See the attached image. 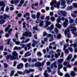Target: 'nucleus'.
Listing matches in <instances>:
<instances>
[{
	"label": "nucleus",
	"mask_w": 77,
	"mask_h": 77,
	"mask_svg": "<svg viewBox=\"0 0 77 77\" xmlns=\"http://www.w3.org/2000/svg\"><path fill=\"white\" fill-rule=\"evenodd\" d=\"M76 30H77V28L76 27H74L71 29L72 33L75 36H77V32H75Z\"/></svg>",
	"instance_id": "obj_5"
},
{
	"label": "nucleus",
	"mask_w": 77,
	"mask_h": 77,
	"mask_svg": "<svg viewBox=\"0 0 77 77\" xmlns=\"http://www.w3.org/2000/svg\"><path fill=\"white\" fill-rule=\"evenodd\" d=\"M60 52H61V50L59 49H58L56 51V52L58 53V54L59 56H60Z\"/></svg>",
	"instance_id": "obj_28"
},
{
	"label": "nucleus",
	"mask_w": 77,
	"mask_h": 77,
	"mask_svg": "<svg viewBox=\"0 0 77 77\" xmlns=\"http://www.w3.org/2000/svg\"><path fill=\"white\" fill-rule=\"evenodd\" d=\"M33 6H34V4H32V5H31L32 8V9H36V8H34Z\"/></svg>",
	"instance_id": "obj_56"
},
{
	"label": "nucleus",
	"mask_w": 77,
	"mask_h": 77,
	"mask_svg": "<svg viewBox=\"0 0 77 77\" xmlns=\"http://www.w3.org/2000/svg\"><path fill=\"white\" fill-rule=\"evenodd\" d=\"M29 15H30V13H26L25 15H23V17L24 18H26V16H29Z\"/></svg>",
	"instance_id": "obj_40"
},
{
	"label": "nucleus",
	"mask_w": 77,
	"mask_h": 77,
	"mask_svg": "<svg viewBox=\"0 0 77 77\" xmlns=\"http://www.w3.org/2000/svg\"><path fill=\"white\" fill-rule=\"evenodd\" d=\"M68 49L69 50V51H72V48L70 47H69Z\"/></svg>",
	"instance_id": "obj_59"
},
{
	"label": "nucleus",
	"mask_w": 77,
	"mask_h": 77,
	"mask_svg": "<svg viewBox=\"0 0 77 77\" xmlns=\"http://www.w3.org/2000/svg\"><path fill=\"white\" fill-rule=\"evenodd\" d=\"M17 74H23V72H22L21 71H18L17 72Z\"/></svg>",
	"instance_id": "obj_53"
},
{
	"label": "nucleus",
	"mask_w": 77,
	"mask_h": 77,
	"mask_svg": "<svg viewBox=\"0 0 77 77\" xmlns=\"http://www.w3.org/2000/svg\"><path fill=\"white\" fill-rule=\"evenodd\" d=\"M66 47H69V45L68 44H67L66 45H64V48L63 49V50H65V49H66Z\"/></svg>",
	"instance_id": "obj_33"
},
{
	"label": "nucleus",
	"mask_w": 77,
	"mask_h": 77,
	"mask_svg": "<svg viewBox=\"0 0 77 77\" xmlns=\"http://www.w3.org/2000/svg\"><path fill=\"white\" fill-rule=\"evenodd\" d=\"M73 8V7L72 6H70L69 7H68L67 8V10L68 11H69V10H71Z\"/></svg>",
	"instance_id": "obj_39"
},
{
	"label": "nucleus",
	"mask_w": 77,
	"mask_h": 77,
	"mask_svg": "<svg viewBox=\"0 0 77 77\" xmlns=\"http://www.w3.org/2000/svg\"><path fill=\"white\" fill-rule=\"evenodd\" d=\"M31 55V53L30 52L28 51L26 52L25 54V57H27L28 56H30Z\"/></svg>",
	"instance_id": "obj_22"
},
{
	"label": "nucleus",
	"mask_w": 77,
	"mask_h": 77,
	"mask_svg": "<svg viewBox=\"0 0 77 77\" xmlns=\"http://www.w3.org/2000/svg\"><path fill=\"white\" fill-rule=\"evenodd\" d=\"M64 34L66 37L70 38V35H69V30L67 28L66 30H65L64 32Z\"/></svg>",
	"instance_id": "obj_6"
},
{
	"label": "nucleus",
	"mask_w": 77,
	"mask_h": 77,
	"mask_svg": "<svg viewBox=\"0 0 77 77\" xmlns=\"http://www.w3.org/2000/svg\"><path fill=\"white\" fill-rule=\"evenodd\" d=\"M37 55L38 56H42V54H41L40 52H38L37 53Z\"/></svg>",
	"instance_id": "obj_50"
},
{
	"label": "nucleus",
	"mask_w": 77,
	"mask_h": 77,
	"mask_svg": "<svg viewBox=\"0 0 77 77\" xmlns=\"http://www.w3.org/2000/svg\"><path fill=\"white\" fill-rule=\"evenodd\" d=\"M29 41H30V38L27 39L25 41V43H26V42H29Z\"/></svg>",
	"instance_id": "obj_57"
},
{
	"label": "nucleus",
	"mask_w": 77,
	"mask_h": 77,
	"mask_svg": "<svg viewBox=\"0 0 77 77\" xmlns=\"http://www.w3.org/2000/svg\"><path fill=\"white\" fill-rule=\"evenodd\" d=\"M14 72H15V71L14 70H12L11 71V72L10 74V76L11 77H12L13 75H14Z\"/></svg>",
	"instance_id": "obj_38"
},
{
	"label": "nucleus",
	"mask_w": 77,
	"mask_h": 77,
	"mask_svg": "<svg viewBox=\"0 0 77 77\" xmlns=\"http://www.w3.org/2000/svg\"><path fill=\"white\" fill-rule=\"evenodd\" d=\"M32 29L33 30H38V28L37 26L33 27Z\"/></svg>",
	"instance_id": "obj_43"
},
{
	"label": "nucleus",
	"mask_w": 77,
	"mask_h": 77,
	"mask_svg": "<svg viewBox=\"0 0 77 77\" xmlns=\"http://www.w3.org/2000/svg\"><path fill=\"white\" fill-rule=\"evenodd\" d=\"M53 35L51 34H49L48 35V37H49V38H50V40H49V42L52 41L53 40Z\"/></svg>",
	"instance_id": "obj_11"
},
{
	"label": "nucleus",
	"mask_w": 77,
	"mask_h": 77,
	"mask_svg": "<svg viewBox=\"0 0 77 77\" xmlns=\"http://www.w3.org/2000/svg\"><path fill=\"white\" fill-rule=\"evenodd\" d=\"M31 43H29L26 45L27 47H28V50H30V48H31Z\"/></svg>",
	"instance_id": "obj_32"
},
{
	"label": "nucleus",
	"mask_w": 77,
	"mask_h": 77,
	"mask_svg": "<svg viewBox=\"0 0 77 77\" xmlns=\"http://www.w3.org/2000/svg\"><path fill=\"white\" fill-rule=\"evenodd\" d=\"M43 24L44 22L43 21H41L39 23V26L40 27H42V26H43Z\"/></svg>",
	"instance_id": "obj_42"
},
{
	"label": "nucleus",
	"mask_w": 77,
	"mask_h": 77,
	"mask_svg": "<svg viewBox=\"0 0 77 77\" xmlns=\"http://www.w3.org/2000/svg\"><path fill=\"white\" fill-rule=\"evenodd\" d=\"M60 12L62 14L63 16L64 17H66V12L63 11H61Z\"/></svg>",
	"instance_id": "obj_19"
},
{
	"label": "nucleus",
	"mask_w": 77,
	"mask_h": 77,
	"mask_svg": "<svg viewBox=\"0 0 77 77\" xmlns=\"http://www.w3.org/2000/svg\"><path fill=\"white\" fill-rule=\"evenodd\" d=\"M45 60L43 61L42 63H40L39 62H37V63H35V66L36 67H40L41 65H43L44 64L45 62Z\"/></svg>",
	"instance_id": "obj_4"
},
{
	"label": "nucleus",
	"mask_w": 77,
	"mask_h": 77,
	"mask_svg": "<svg viewBox=\"0 0 77 77\" xmlns=\"http://www.w3.org/2000/svg\"><path fill=\"white\" fill-rule=\"evenodd\" d=\"M54 31L55 32L56 34H57L59 33V30L57 29V28H55L54 29Z\"/></svg>",
	"instance_id": "obj_37"
},
{
	"label": "nucleus",
	"mask_w": 77,
	"mask_h": 77,
	"mask_svg": "<svg viewBox=\"0 0 77 77\" xmlns=\"http://www.w3.org/2000/svg\"><path fill=\"white\" fill-rule=\"evenodd\" d=\"M14 49L17 50H21V47H18L17 46H16L14 48Z\"/></svg>",
	"instance_id": "obj_36"
},
{
	"label": "nucleus",
	"mask_w": 77,
	"mask_h": 77,
	"mask_svg": "<svg viewBox=\"0 0 77 77\" xmlns=\"http://www.w3.org/2000/svg\"><path fill=\"white\" fill-rule=\"evenodd\" d=\"M54 37L55 38H61V37H62V35H61L59 34L57 35V36L55 35H54Z\"/></svg>",
	"instance_id": "obj_21"
},
{
	"label": "nucleus",
	"mask_w": 77,
	"mask_h": 77,
	"mask_svg": "<svg viewBox=\"0 0 77 77\" xmlns=\"http://www.w3.org/2000/svg\"><path fill=\"white\" fill-rule=\"evenodd\" d=\"M63 65L65 66H66V68H71V66L69 64V62H64Z\"/></svg>",
	"instance_id": "obj_10"
},
{
	"label": "nucleus",
	"mask_w": 77,
	"mask_h": 77,
	"mask_svg": "<svg viewBox=\"0 0 77 77\" xmlns=\"http://www.w3.org/2000/svg\"><path fill=\"white\" fill-rule=\"evenodd\" d=\"M62 67H63V66H62V64L58 65V69H61V68H62Z\"/></svg>",
	"instance_id": "obj_47"
},
{
	"label": "nucleus",
	"mask_w": 77,
	"mask_h": 77,
	"mask_svg": "<svg viewBox=\"0 0 77 77\" xmlns=\"http://www.w3.org/2000/svg\"><path fill=\"white\" fill-rule=\"evenodd\" d=\"M4 65L5 68H7L8 66H9L6 63H4Z\"/></svg>",
	"instance_id": "obj_52"
},
{
	"label": "nucleus",
	"mask_w": 77,
	"mask_h": 77,
	"mask_svg": "<svg viewBox=\"0 0 77 77\" xmlns=\"http://www.w3.org/2000/svg\"><path fill=\"white\" fill-rule=\"evenodd\" d=\"M47 69L48 71V72H51V69H50V68L47 67Z\"/></svg>",
	"instance_id": "obj_51"
},
{
	"label": "nucleus",
	"mask_w": 77,
	"mask_h": 77,
	"mask_svg": "<svg viewBox=\"0 0 77 77\" xmlns=\"http://www.w3.org/2000/svg\"><path fill=\"white\" fill-rule=\"evenodd\" d=\"M0 6H2V7L1 8V10L2 11H4V8L5 7V4L3 3V2H0Z\"/></svg>",
	"instance_id": "obj_9"
},
{
	"label": "nucleus",
	"mask_w": 77,
	"mask_h": 77,
	"mask_svg": "<svg viewBox=\"0 0 77 77\" xmlns=\"http://www.w3.org/2000/svg\"><path fill=\"white\" fill-rule=\"evenodd\" d=\"M9 8L8 7H7L5 9V12H8L9 11Z\"/></svg>",
	"instance_id": "obj_60"
},
{
	"label": "nucleus",
	"mask_w": 77,
	"mask_h": 77,
	"mask_svg": "<svg viewBox=\"0 0 77 77\" xmlns=\"http://www.w3.org/2000/svg\"><path fill=\"white\" fill-rule=\"evenodd\" d=\"M5 20L4 19H2L1 20H0V24H3L4 23H5Z\"/></svg>",
	"instance_id": "obj_45"
},
{
	"label": "nucleus",
	"mask_w": 77,
	"mask_h": 77,
	"mask_svg": "<svg viewBox=\"0 0 77 77\" xmlns=\"http://www.w3.org/2000/svg\"><path fill=\"white\" fill-rule=\"evenodd\" d=\"M70 74L72 77H75V73L74 71H72Z\"/></svg>",
	"instance_id": "obj_23"
},
{
	"label": "nucleus",
	"mask_w": 77,
	"mask_h": 77,
	"mask_svg": "<svg viewBox=\"0 0 77 77\" xmlns=\"http://www.w3.org/2000/svg\"><path fill=\"white\" fill-rule=\"evenodd\" d=\"M43 34L44 36H46V35H48L47 33V32H45V31L43 32Z\"/></svg>",
	"instance_id": "obj_54"
},
{
	"label": "nucleus",
	"mask_w": 77,
	"mask_h": 77,
	"mask_svg": "<svg viewBox=\"0 0 77 77\" xmlns=\"http://www.w3.org/2000/svg\"><path fill=\"white\" fill-rule=\"evenodd\" d=\"M66 2H65V1L64 0H62L61 1V5H62V6H64V5H65Z\"/></svg>",
	"instance_id": "obj_31"
},
{
	"label": "nucleus",
	"mask_w": 77,
	"mask_h": 77,
	"mask_svg": "<svg viewBox=\"0 0 77 77\" xmlns=\"http://www.w3.org/2000/svg\"><path fill=\"white\" fill-rule=\"evenodd\" d=\"M19 0H11L10 2L11 4H16L19 2Z\"/></svg>",
	"instance_id": "obj_14"
},
{
	"label": "nucleus",
	"mask_w": 77,
	"mask_h": 77,
	"mask_svg": "<svg viewBox=\"0 0 77 77\" xmlns=\"http://www.w3.org/2000/svg\"><path fill=\"white\" fill-rule=\"evenodd\" d=\"M51 21H52V22L54 21H55V18H54V17L52 16L51 17Z\"/></svg>",
	"instance_id": "obj_44"
},
{
	"label": "nucleus",
	"mask_w": 77,
	"mask_h": 77,
	"mask_svg": "<svg viewBox=\"0 0 77 77\" xmlns=\"http://www.w3.org/2000/svg\"><path fill=\"white\" fill-rule=\"evenodd\" d=\"M71 58H72V55L71 54H69L66 60H67V61H69V60L71 59Z\"/></svg>",
	"instance_id": "obj_20"
},
{
	"label": "nucleus",
	"mask_w": 77,
	"mask_h": 77,
	"mask_svg": "<svg viewBox=\"0 0 77 77\" xmlns=\"http://www.w3.org/2000/svg\"><path fill=\"white\" fill-rule=\"evenodd\" d=\"M12 57H14L15 58H16V57H17V59H18V57L17 56V53L16 51H14L12 53Z\"/></svg>",
	"instance_id": "obj_13"
},
{
	"label": "nucleus",
	"mask_w": 77,
	"mask_h": 77,
	"mask_svg": "<svg viewBox=\"0 0 77 77\" xmlns=\"http://www.w3.org/2000/svg\"><path fill=\"white\" fill-rule=\"evenodd\" d=\"M68 20L67 19H65V22H64V26L65 27H66V26H67V25H68Z\"/></svg>",
	"instance_id": "obj_12"
},
{
	"label": "nucleus",
	"mask_w": 77,
	"mask_h": 77,
	"mask_svg": "<svg viewBox=\"0 0 77 77\" xmlns=\"http://www.w3.org/2000/svg\"><path fill=\"white\" fill-rule=\"evenodd\" d=\"M10 16H8L6 14H3V16H1L0 17V18L1 19H6V18H9Z\"/></svg>",
	"instance_id": "obj_8"
},
{
	"label": "nucleus",
	"mask_w": 77,
	"mask_h": 77,
	"mask_svg": "<svg viewBox=\"0 0 77 77\" xmlns=\"http://www.w3.org/2000/svg\"><path fill=\"white\" fill-rule=\"evenodd\" d=\"M73 8H77V3H74L73 4Z\"/></svg>",
	"instance_id": "obj_46"
},
{
	"label": "nucleus",
	"mask_w": 77,
	"mask_h": 77,
	"mask_svg": "<svg viewBox=\"0 0 77 77\" xmlns=\"http://www.w3.org/2000/svg\"><path fill=\"white\" fill-rule=\"evenodd\" d=\"M55 26L57 27L58 28V29H61V25L60 24H59V23H57L55 24Z\"/></svg>",
	"instance_id": "obj_26"
},
{
	"label": "nucleus",
	"mask_w": 77,
	"mask_h": 77,
	"mask_svg": "<svg viewBox=\"0 0 77 77\" xmlns=\"http://www.w3.org/2000/svg\"><path fill=\"white\" fill-rule=\"evenodd\" d=\"M21 60H22L24 62H26L27 61V59H24V58H22Z\"/></svg>",
	"instance_id": "obj_48"
},
{
	"label": "nucleus",
	"mask_w": 77,
	"mask_h": 77,
	"mask_svg": "<svg viewBox=\"0 0 77 77\" xmlns=\"http://www.w3.org/2000/svg\"><path fill=\"white\" fill-rule=\"evenodd\" d=\"M57 61L59 63H61L63 61V60L62 59H58L57 60Z\"/></svg>",
	"instance_id": "obj_41"
},
{
	"label": "nucleus",
	"mask_w": 77,
	"mask_h": 77,
	"mask_svg": "<svg viewBox=\"0 0 77 77\" xmlns=\"http://www.w3.org/2000/svg\"><path fill=\"white\" fill-rule=\"evenodd\" d=\"M73 45L74 47H77V44L76 43H74V44H71L70 45V47H72L73 46Z\"/></svg>",
	"instance_id": "obj_35"
},
{
	"label": "nucleus",
	"mask_w": 77,
	"mask_h": 77,
	"mask_svg": "<svg viewBox=\"0 0 77 77\" xmlns=\"http://www.w3.org/2000/svg\"><path fill=\"white\" fill-rule=\"evenodd\" d=\"M28 65H29V63H26L25 64V68H27V67H28V66H29Z\"/></svg>",
	"instance_id": "obj_61"
},
{
	"label": "nucleus",
	"mask_w": 77,
	"mask_h": 77,
	"mask_svg": "<svg viewBox=\"0 0 77 77\" xmlns=\"http://www.w3.org/2000/svg\"><path fill=\"white\" fill-rule=\"evenodd\" d=\"M13 41L14 42H15L16 44L17 45H19V44H20V42H18V41L16 42V39L13 38Z\"/></svg>",
	"instance_id": "obj_24"
},
{
	"label": "nucleus",
	"mask_w": 77,
	"mask_h": 77,
	"mask_svg": "<svg viewBox=\"0 0 77 77\" xmlns=\"http://www.w3.org/2000/svg\"><path fill=\"white\" fill-rule=\"evenodd\" d=\"M54 29V25H51L50 26L48 27L47 28V30H49L50 31H51L52 29Z\"/></svg>",
	"instance_id": "obj_17"
},
{
	"label": "nucleus",
	"mask_w": 77,
	"mask_h": 77,
	"mask_svg": "<svg viewBox=\"0 0 77 77\" xmlns=\"http://www.w3.org/2000/svg\"><path fill=\"white\" fill-rule=\"evenodd\" d=\"M37 15L36 16L37 18H39V17H40V15H41V14L40 12H38L37 14Z\"/></svg>",
	"instance_id": "obj_34"
},
{
	"label": "nucleus",
	"mask_w": 77,
	"mask_h": 77,
	"mask_svg": "<svg viewBox=\"0 0 77 77\" xmlns=\"http://www.w3.org/2000/svg\"><path fill=\"white\" fill-rule=\"evenodd\" d=\"M16 65H17V61H14V66H16Z\"/></svg>",
	"instance_id": "obj_63"
},
{
	"label": "nucleus",
	"mask_w": 77,
	"mask_h": 77,
	"mask_svg": "<svg viewBox=\"0 0 77 77\" xmlns=\"http://www.w3.org/2000/svg\"><path fill=\"white\" fill-rule=\"evenodd\" d=\"M32 43H33L31 45V46L32 47H35V45H36L37 43L36 42V41L34 40H33Z\"/></svg>",
	"instance_id": "obj_18"
},
{
	"label": "nucleus",
	"mask_w": 77,
	"mask_h": 77,
	"mask_svg": "<svg viewBox=\"0 0 77 77\" xmlns=\"http://www.w3.org/2000/svg\"><path fill=\"white\" fill-rule=\"evenodd\" d=\"M58 75H59L60 76H62L63 73H62V72H60V73L58 74Z\"/></svg>",
	"instance_id": "obj_64"
},
{
	"label": "nucleus",
	"mask_w": 77,
	"mask_h": 77,
	"mask_svg": "<svg viewBox=\"0 0 77 77\" xmlns=\"http://www.w3.org/2000/svg\"><path fill=\"white\" fill-rule=\"evenodd\" d=\"M68 18L69 19V23L70 24H72L70 25L69 26V29H72V28H73V26H75V23H74V20L72 19H71V17H68ZM72 23L73 24H72Z\"/></svg>",
	"instance_id": "obj_2"
},
{
	"label": "nucleus",
	"mask_w": 77,
	"mask_h": 77,
	"mask_svg": "<svg viewBox=\"0 0 77 77\" xmlns=\"http://www.w3.org/2000/svg\"><path fill=\"white\" fill-rule=\"evenodd\" d=\"M22 35L23 36L26 35V36H29V37H32V32H30L28 33V32H25V33H23Z\"/></svg>",
	"instance_id": "obj_7"
},
{
	"label": "nucleus",
	"mask_w": 77,
	"mask_h": 77,
	"mask_svg": "<svg viewBox=\"0 0 77 77\" xmlns=\"http://www.w3.org/2000/svg\"><path fill=\"white\" fill-rule=\"evenodd\" d=\"M64 52L65 53V54H68V53H69V51H68V49H66V50L64 51Z\"/></svg>",
	"instance_id": "obj_49"
},
{
	"label": "nucleus",
	"mask_w": 77,
	"mask_h": 77,
	"mask_svg": "<svg viewBox=\"0 0 77 77\" xmlns=\"http://www.w3.org/2000/svg\"><path fill=\"white\" fill-rule=\"evenodd\" d=\"M51 24V22L48 21H47L46 22V26H44V28L46 29L47 27H48V26L49 25H50Z\"/></svg>",
	"instance_id": "obj_15"
},
{
	"label": "nucleus",
	"mask_w": 77,
	"mask_h": 77,
	"mask_svg": "<svg viewBox=\"0 0 77 77\" xmlns=\"http://www.w3.org/2000/svg\"><path fill=\"white\" fill-rule=\"evenodd\" d=\"M10 57V60H17V57H16V58H15L14 57H12V56L11 55H7V57H6V59L7 60H9V59Z\"/></svg>",
	"instance_id": "obj_3"
},
{
	"label": "nucleus",
	"mask_w": 77,
	"mask_h": 77,
	"mask_svg": "<svg viewBox=\"0 0 77 77\" xmlns=\"http://www.w3.org/2000/svg\"><path fill=\"white\" fill-rule=\"evenodd\" d=\"M71 16L72 17H74V18H76V15H74V14H71Z\"/></svg>",
	"instance_id": "obj_58"
},
{
	"label": "nucleus",
	"mask_w": 77,
	"mask_h": 77,
	"mask_svg": "<svg viewBox=\"0 0 77 77\" xmlns=\"http://www.w3.org/2000/svg\"><path fill=\"white\" fill-rule=\"evenodd\" d=\"M8 27L6 28L5 29V32H8V30H9V28H10V27H11V25H8Z\"/></svg>",
	"instance_id": "obj_29"
},
{
	"label": "nucleus",
	"mask_w": 77,
	"mask_h": 77,
	"mask_svg": "<svg viewBox=\"0 0 77 77\" xmlns=\"http://www.w3.org/2000/svg\"><path fill=\"white\" fill-rule=\"evenodd\" d=\"M24 2V1L23 0H22L20 1V3L19 4V5H18V6L21 7L22 6V5H23Z\"/></svg>",
	"instance_id": "obj_27"
},
{
	"label": "nucleus",
	"mask_w": 77,
	"mask_h": 77,
	"mask_svg": "<svg viewBox=\"0 0 77 77\" xmlns=\"http://www.w3.org/2000/svg\"><path fill=\"white\" fill-rule=\"evenodd\" d=\"M26 73V74H29V73H30V71L29 70H27V69H26L25 71L23 72V75L25 74Z\"/></svg>",
	"instance_id": "obj_25"
},
{
	"label": "nucleus",
	"mask_w": 77,
	"mask_h": 77,
	"mask_svg": "<svg viewBox=\"0 0 77 77\" xmlns=\"http://www.w3.org/2000/svg\"><path fill=\"white\" fill-rule=\"evenodd\" d=\"M32 18H34V19H36V15H33L31 16Z\"/></svg>",
	"instance_id": "obj_55"
},
{
	"label": "nucleus",
	"mask_w": 77,
	"mask_h": 77,
	"mask_svg": "<svg viewBox=\"0 0 77 77\" xmlns=\"http://www.w3.org/2000/svg\"><path fill=\"white\" fill-rule=\"evenodd\" d=\"M65 77H70V76H69V75L68 74H66L65 75Z\"/></svg>",
	"instance_id": "obj_62"
},
{
	"label": "nucleus",
	"mask_w": 77,
	"mask_h": 77,
	"mask_svg": "<svg viewBox=\"0 0 77 77\" xmlns=\"http://www.w3.org/2000/svg\"><path fill=\"white\" fill-rule=\"evenodd\" d=\"M47 70H46L45 71V72L44 73V75L45 77H48V74L47 73Z\"/></svg>",
	"instance_id": "obj_30"
},
{
	"label": "nucleus",
	"mask_w": 77,
	"mask_h": 77,
	"mask_svg": "<svg viewBox=\"0 0 77 77\" xmlns=\"http://www.w3.org/2000/svg\"><path fill=\"white\" fill-rule=\"evenodd\" d=\"M50 5L51 6V10H53L54 9V7H53L54 6V7L55 8L56 7L57 8L59 9V6H60V2H56V1H54L53 2H51L50 3Z\"/></svg>",
	"instance_id": "obj_1"
},
{
	"label": "nucleus",
	"mask_w": 77,
	"mask_h": 77,
	"mask_svg": "<svg viewBox=\"0 0 77 77\" xmlns=\"http://www.w3.org/2000/svg\"><path fill=\"white\" fill-rule=\"evenodd\" d=\"M23 67V64L21 63L17 66V69H21Z\"/></svg>",
	"instance_id": "obj_16"
}]
</instances>
